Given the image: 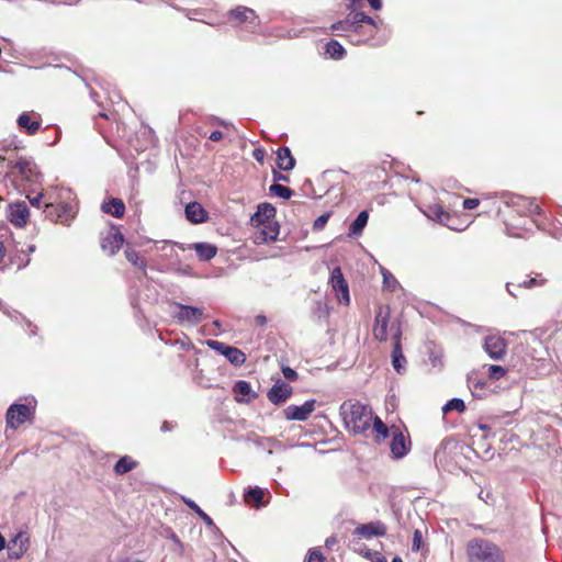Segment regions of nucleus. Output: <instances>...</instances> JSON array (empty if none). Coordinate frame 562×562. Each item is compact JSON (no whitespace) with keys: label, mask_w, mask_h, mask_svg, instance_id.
<instances>
[{"label":"nucleus","mask_w":562,"mask_h":562,"mask_svg":"<svg viewBox=\"0 0 562 562\" xmlns=\"http://www.w3.org/2000/svg\"><path fill=\"white\" fill-rule=\"evenodd\" d=\"M344 426L355 435H360L370 428L372 411L358 401H346L339 407Z\"/></svg>","instance_id":"f257e3e1"},{"label":"nucleus","mask_w":562,"mask_h":562,"mask_svg":"<svg viewBox=\"0 0 562 562\" xmlns=\"http://www.w3.org/2000/svg\"><path fill=\"white\" fill-rule=\"evenodd\" d=\"M36 400L34 396L24 398V403L15 402L9 406L5 413L7 427L18 429L21 425L34 417Z\"/></svg>","instance_id":"f03ea898"},{"label":"nucleus","mask_w":562,"mask_h":562,"mask_svg":"<svg viewBox=\"0 0 562 562\" xmlns=\"http://www.w3.org/2000/svg\"><path fill=\"white\" fill-rule=\"evenodd\" d=\"M471 562H504L501 549L486 540H475L469 546Z\"/></svg>","instance_id":"7ed1b4c3"},{"label":"nucleus","mask_w":562,"mask_h":562,"mask_svg":"<svg viewBox=\"0 0 562 562\" xmlns=\"http://www.w3.org/2000/svg\"><path fill=\"white\" fill-rule=\"evenodd\" d=\"M8 167L12 175L20 177L21 181H24L31 186L40 184L43 179V175L40 172L37 165L31 158L21 157L15 162L10 161Z\"/></svg>","instance_id":"20e7f679"},{"label":"nucleus","mask_w":562,"mask_h":562,"mask_svg":"<svg viewBox=\"0 0 562 562\" xmlns=\"http://www.w3.org/2000/svg\"><path fill=\"white\" fill-rule=\"evenodd\" d=\"M172 306L177 308L171 313L172 317L179 323H188L190 325H198L204 319V310L198 306L187 305L173 302Z\"/></svg>","instance_id":"39448f33"},{"label":"nucleus","mask_w":562,"mask_h":562,"mask_svg":"<svg viewBox=\"0 0 562 562\" xmlns=\"http://www.w3.org/2000/svg\"><path fill=\"white\" fill-rule=\"evenodd\" d=\"M206 346L224 356L235 367H239L246 361V355L236 347L213 339L206 340Z\"/></svg>","instance_id":"423d86ee"},{"label":"nucleus","mask_w":562,"mask_h":562,"mask_svg":"<svg viewBox=\"0 0 562 562\" xmlns=\"http://www.w3.org/2000/svg\"><path fill=\"white\" fill-rule=\"evenodd\" d=\"M390 329L392 331V339L394 340L392 350V366L398 374H402L406 371L407 363L406 358L404 357L402 351V330L400 328V325H396L395 323L391 324Z\"/></svg>","instance_id":"0eeeda50"},{"label":"nucleus","mask_w":562,"mask_h":562,"mask_svg":"<svg viewBox=\"0 0 562 562\" xmlns=\"http://www.w3.org/2000/svg\"><path fill=\"white\" fill-rule=\"evenodd\" d=\"M330 285L336 292L340 303L348 305L350 303L349 285L346 281L340 267H335L330 273Z\"/></svg>","instance_id":"6e6552de"},{"label":"nucleus","mask_w":562,"mask_h":562,"mask_svg":"<svg viewBox=\"0 0 562 562\" xmlns=\"http://www.w3.org/2000/svg\"><path fill=\"white\" fill-rule=\"evenodd\" d=\"M508 206L515 209L520 215L540 214L541 209L535 199L526 198L522 195H510L506 201Z\"/></svg>","instance_id":"1a4fd4ad"},{"label":"nucleus","mask_w":562,"mask_h":562,"mask_svg":"<svg viewBox=\"0 0 562 562\" xmlns=\"http://www.w3.org/2000/svg\"><path fill=\"white\" fill-rule=\"evenodd\" d=\"M315 400L305 401L302 405H289L283 409L285 419L305 422L315 409Z\"/></svg>","instance_id":"9d476101"},{"label":"nucleus","mask_w":562,"mask_h":562,"mask_svg":"<svg viewBox=\"0 0 562 562\" xmlns=\"http://www.w3.org/2000/svg\"><path fill=\"white\" fill-rule=\"evenodd\" d=\"M30 211L24 201L10 203L8 206V218L16 227H23L29 220Z\"/></svg>","instance_id":"9b49d317"},{"label":"nucleus","mask_w":562,"mask_h":562,"mask_svg":"<svg viewBox=\"0 0 562 562\" xmlns=\"http://www.w3.org/2000/svg\"><path fill=\"white\" fill-rule=\"evenodd\" d=\"M409 448L411 440L407 439L398 428H395L392 431V439L390 445L392 457L394 459H402L408 453Z\"/></svg>","instance_id":"f8f14e48"},{"label":"nucleus","mask_w":562,"mask_h":562,"mask_svg":"<svg viewBox=\"0 0 562 562\" xmlns=\"http://www.w3.org/2000/svg\"><path fill=\"white\" fill-rule=\"evenodd\" d=\"M292 393L293 387L290 384L278 380L267 392V397L272 404L281 405L286 402Z\"/></svg>","instance_id":"ddd939ff"},{"label":"nucleus","mask_w":562,"mask_h":562,"mask_svg":"<svg viewBox=\"0 0 562 562\" xmlns=\"http://www.w3.org/2000/svg\"><path fill=\"white\" fill-rule=\"evenodd\" d=\"M484 350L490 358L501 360L506 350V341L501 336H487L484 340Z\"/></svg>","instance_id":"4468645a"},{"label":"nucleus","mask_w":562,"mask_h":562,"mask_svg":"<svg viewBox=\"0 0 562 562\" xmlns=\"http://www.w3.org/2000/svg\"><path fill=\"white\" fill-rule=\"evenodd\" d=\"M276 214L277 210L272 204L268 202L260 203L258 204L256 212L250 217L251 225L261 226L262 224L272 222Z\"/></svg>","instance_id":"2eb2a0df"},{"label":"nucleus","mask_w":562,"mask_h":562,"mask_svg":"<svg viewBox=\"0 0 562 562\" xmlns=\"http://www.w3.org/2000/svg\"><path fill=\"white\" fill-rule=\"evenodd\" d=\"M353 533L366 539L383 537L386 535V526L380 520L361 524L356 527Z\"/></svg>","instance_id":"dca6fc26"},{"label":"nucleus","mask_w":562,"mask_h":562,"mask_svg":"<svg viewBox=\"0 0 562 562\" xmlns=\"http://www.w3.org/2000/svg\"><path fill=\"white\" fill-rule=\"evenodd\" d=\"M228 16L239 23H247L252 27L259 25V18L256 12L247 7L239 5L228 12Z\"/></svg>","instance_id":"f3484780"},{"label":"nucleus","mask_w":562,"mask_h":562,"mask_svg":"<svg viewBox=\"0 0 562 562\" xmlns=\"http://www.w3.org/2000/svg\"><path fill=\"white\" fill-rule=\"evenodd\" d=\"M389 319H390V312L389 310L383 313L382 308L379 310V312L375 315L374 318V328H373V336L379 341H386L389 334Z\"/></svg>","instance_id":"a211bd4d"},{"label":"nucleus","mask_w":562,"mask_h":562,"mask_svg":"<svg viewBox=\"0 0 562 562\" xmlns=\"http://www.w3.org/2000/svg\"><path fill=\"white\" fill-rule=\"evenodd\" d=\"M233 392L235 393V401L237 403H249L251 400L258 397V394L252 391L250 383L245 380L235 382Z\"/></svg>","instance_id":"6ab92c4d"},{"label":"nucleus","mask_w":562,"mask_h":562,"mask_svg":"<svg viewBox=\"0 0 562 562\" xmlns=\"http://www.w3.org/2000/svg\"><path fill=\"white\" fill-rule=\"evenodd\" d=\"M124 243L123 234L119 231H111L101 241V247L109 256L115 255Z\"/></svg>","instance_id":"aec40b11"},{"label":"nucleus","mask_w":562,"mask_h":562,"mask_svg":"<svg viewBox=\"0 0 562 562\" xmlns=\"http://www.w3.org/2000/svg\"><path fill=\"white\" fill-rule=\"evenodd\" d=\"M184 213L186 218L193 224L204 223L207 220V212L199 202L188 203Z\"/></svg>","instance_id":"412c9836"},{"label":"nucleus","mask_w":562,"mask_h":562,"mask_svg":"<svg viewBox=\"0 0 562 562\" xmlns=\"http://www.w3.org/2000/svg\"><path fill=\"white\" fill-rule=\"evenodd\" d=\"M263 228L260 231L259 236L256 237V243L276 241L280 234V225L278 222L272 221L262 224Z\"/></svg>","instance_id":"4be33fe9"},{"label":"nucleus","mask_w":562,"mask_h":562,"mask_svg":"<svg viewBox=\"0 0 562 562\" xmlns=\"http://www.w3.org/2000/svg\"><path fill=\"white\" fill-rule=\"evenodd\" d=\"M277 166L283 171H291L294 169L295 159L289 147L283 146L277 150Z\"/></svg>","instance_id":"5701e85b"},{"label":"nucleus","mask_w":562,"mask_h":562,"mask_svg":"<svg viewBox=\"0 0 562 562\" xmlns=\"http://www.w3.org/2000/svg\"><path fill=\"white\" fill-rule=\"evenodd\" d=\"M102 212L111 214L113 217L121 218L125 213V204L119 198H111L101 204Z\"/></svg>","instance_id":"b1692460"},{"label":"nucleus","mask_w":562,"mask_h":562,"mask_svg":"<svg viewBox=\"0 0 562 562\" xmlns=\"http://www.w3.org/2000/svg\"><path fill=\"white\" fill-rule=\"evenodd\" d=\"M18 126L27 135H35L41 128V120H32L31 113L23 112L16 120Z\"/></svg>","instance_id":"393cba45"},{"label":"nucleus","mask_w":562,"mask_h":562,"mask_svg":"<svg viewBox=\"0 0 562 562\" xmlns=\"http://www.w3.org/2000/svg\"><path fill=\"white\" fill-rule=\"evenodd\" d=\"M468 386L472 393V395L476 398H482L485 395V389L487 382L480 378L476 373H470L468 375Z\"/></svg>","instance_id":"a878e982"},{"label":"nucleus","mask_w":562,"mask_h":562,"mask_svg":"<svg viewBox=\"0 0 562 562\" xmlns=\"http://www.w3.org/2000/svg\"><path fill=\"white\" fill-rule=\"evenodd\" d=\"M191 247L195 250L199 259L202 261H210L217 254V247L210 243H194Z\"/></svg>","instance_id":"bb28decb"},{"label":"nucleus","mask_w":562,"mask_h":562,"mask_svg":"<svg viewBox=\"0 0 562 562\" xmlns=\"http://www.w3.org/2000/svg\"><path fill=\"white\" fill-rule=\"evenodd\" d=\"M369 221V211H361L357 217L349 225L348 235L350 237H358L362 234L364 227L367 226Z\"/></svg>","instance_id":"cd10ccee"},{"label":"nucleus","mask_w":562,"mask_h":562,"mask_svg":"<svg viewBox=\"0 0 562 562\" xmlns=\"http://www.w3.org/2000/svg\"><path fill=\"white\" fill-rule=\"evenodd\" d=\"M325 55L334 60H341L346 56V49L336 40H330L325 44Z\"/></svg>","instance_id":"c85d7f7f"},{"label":"nucleus","mask_w":562,"mask_h":562,"mask_svg":"<svg viewBox=\"0 0 562 562\" xmlns=\"http://www.w3.org/2000/svg\"><path fill=\"white\" fill-rule=\"evenodd\" d=\"M183 503L192 509L203 521L204 524L210 528H215V524L213 519L191 498L189 497H182Z\"/></svg>","instance_id":"c756f323"},{"label":"nucleus","mask_w":562,"mask_h":562,"mask_svg":"<svg viewBox=\"0 0 562 562\" xmlns=\"http://www.w3.org/2000/svg\"><path fill=\"white\" fill-rule=\"evenodd\" d=\"M522 350H524L522 346L516 347L515 353H514V357H513V360H512L513 361V366L517 367L518 372H520L522 374H526V375H529L531 373V367L533 366V358L532 357L524 358L521 363H518V362L515 361V358H518L520 351H522Z\"/></svg>","instance_id":"7c9ffc66"},{"label":"nucleus","mask_w":562,"mask_h":562,"mask_svg":"<svg viewBox=\"0 0 562 562\" xmlns=\"http://www.w3.org/2000/svg\"><path fill=\"white\" fill-rule=\"evenodd\" d=\"M265 495V490L259 486H249L244 494L246 502H254L256 507L263 506L262 497Z\"/></svg>","instance_id":"2f4dec72"},{"label":"nucleus","mask_w":562,"mask_h":562,"mask_svg":"<svg viewBox=\"0 0 562 562\" xmlns=\"http://www.w3.org/2000/svg\"><path fill=\"white\" fill-rule=\"evenodd\" d=\"M136 467H137L136 461H134L128 456H124L116 461V463L114 465V472L117 475H123V474L134 470Z\"/></svg>","instance_id":"473e14b6"},{"label":"nucleus","mask_w":562,"mask_h":562,"mask_svg":"<svg viewBox=\"0 0 562 562\" xmlns=\"http://www.w3.org/2000/svg\"><path fill=\"white\" fill-rule=\"evenodd\" d=\"M330 30L338 36H347L351 42V30H353V27L350 25V21H348L347 18L333 23Z\"/></svg>","instance_id":"72a5a7b5"},{"label":"nucleus","mask_w":562,"mask_h":562,"mask_svg":"<svg viewBox=\"0 0 562 562\" xmlns=\"http://www.w3.org/2000/svg\"><path fill=\"white\" fill-rule=\"evenodd\" d=\"M373 37V31H369L363 24L351 30V43L359 44Z\"/></svg>","instance_id":"f704fd0d"},{"label":"nucleus","mask_w":562,"mask_h":562,"mask_svg":"<svg viewBox=\"0 0 562 562\" xmlns=\"http://www.w3.org/2000/svg\"><path fill=\"white\" fill-rule=\"evenodd\" d=\"M0 310L7 314L9 317L11 318H14L15 321H18L19 318L25 321V324L26 326L30 328V333L29 335L30 336H35L36 333H37V327L35 325L32 324L31 321L26 319L20 312L18 311H12L10 312L8 306H5L4 304L0 303Z\"/></svg>","instance_id":"c9c22d12"},{"label":"nucleus","mask_w":562,"mask_h":562,"mask_svg":"<svg viewBox=\"0 0 562 562\" xmlns=\"http://www.w3.org/2000/svg\"><path fill=\"white\" fill-rule=\"evenodd\" d=\"M125 258L128 262H131L133 266L138 267L143 271L146 270V263L144 260L140 259L138 252L134 250L131 246H126L125 250Z\"/></svg>","instance_id":"e433bc0d"},{"label":"nucleus","mask_w":562,"mask_h":562,"mask_svg":"<svg viewBox=\"0 0 562 562\" xmlns=\"http://www.w3.org/2000/svg\"><path fill=\"white\" fill-rule=\"evenodd\" d=\"M269 192L272 195L279 196L284 200H288L293 195L292 189H290L289 187H285L283 184H280V183L271 184L269 188Z\"/></svg>","instance_id":"4c0bfd02"},{"label":"nucleus","mask_w":562,"mask_h":562,"mask_svg":"<svg viewBox=\"0 0 562 562\" xmlns=\"http://www.w3.org/2000/svg\"><path fill=\"white\" fill-rule=\"evenodd\" d=\"M547 280L541 277V274H536L535 277H530L521 282H518L516 284L517 288H524V289H532L536 286H542L544 285Z\"/></svg>","instance_id":"58836bf2"},{"label":"nucleus","mask_w":562,"mask_h":562,"mask_svg":"<svg viewBox=\"0 0 562 562\" xmlns=\"http://www.w3.org/2000/svg\"><path fill=\"white\" fill-rule=\"evenodd\" d=\"M381 273L383 277V286L394 292L400 286L396 278L385 268H381Z\"/></svg>","instance_id":"ea45409f"},{"label":"nucleus","mask_w":562,"mask_h":562,"mask_svg":"<svg viewBox=\"0 0 562 562\" xmlns=\"http://www.w3.org/2000/svg\"><path fill=\"white\" fill-rule=\"evenodd\" d=\"M457 411L459 413H462L465 411V404L462 398L453 397L449 400L442 407V412L447 414L448 412Z\"/></svg>","instance_id":"a19ab883"},{"label":"nucleus","mask_w":562,"mask_h":562,"mask_svg":"<svg viewBox=\"0 0 562 562\" xmlns=\"http://www.w3.org/2000/svg\"><path fill=\"white\" fill-rule=\"evenodd\" d=\"M426 215L430 218H435L438 222L442 223L445 220L449 218V214L443 210L441 205L435 204L429 206Z\"/></svg>","instance_id":"79ce46f5"},{"label":"nucleus","mask_w":562,"mask_h":562,"mask_svg":"<svg viewBox=\"0 0 562 562\" xmlns=\"http://www.w3.org/2000/svg\"><path fill=\"white\" fill-rule=\"evenodd\" d=\"M346 18L348 21H350V25L355 30L357 26H360V24H364L367 14L362 11H356V9H355L352 11H349V13L347 14Z\"/></svg>","instance_id":"37998d69"},{"label":"nucleus","mask_w":562,"mask_h":562,"mask_svg":"<svg viewBox=\"0 0 562 562\" xmlns=\"http://www.w3.org/2000/svg\"><path fill=\"white\" fill-rule=\"evenodd\" d=\"M372 420H373V430L376 432L378 438L379 437H381L382 439L387 438L390 435V430H389L387 426L382 422V419L380 417L375 416L374 418L372 417Z\"/></svg>","instance_id":"c03bdc74"},{"label":"nucleus","mask_w":562,"mask_h":562,"mask_svg":"<svg viewBox=\"0 0 562 562\" xmlns=\"http://www.w3.org/2000/svg\"><path fill=\"white\" fill-rule=\"evenodd\" d=\"M7 548H8V557L10 559L18 560V559L22 558V555L26 552L29 547H27V541H24L22 544H19V547L7 546Z\"/></svg>","instance_id":"a18cd8bd"},{"label":"nucleus","mask_w":562,"mask_h":562,"mask_svg":"<svg viewBox=\"0 0 562 562\" xmlns=\"http://www.w3.org/2000/svg\"><path fill=\"white\" fill-rule=\"evenodd\" d=\"M348 1H349V3L347 4V10L352 11L359 7V2L361 0H348ZM367 1L369 3L370 8L374 11H379L383 7L382 0H367Z\"/></svg>","instance_id":"49530a36"},{"label":"nucleus","mask_w":562,"mask_h":562,"mask_svg":"<svg viewBox=\"0 0 562 562\" xmlns=\"http://www.w3.org/2000/svg\"><path fill=\"white\" fill-rule=\"evenodd\" d=\"M487 372L490 380L497 381L506 374L507 370L502 366L491 364L487 368Z\"/></svg>","instance_id":"de8ad7c7"},{"label":"nucleus","mask_w":562,"mask_h":562,"mask_svg":"<svg viewBox=\"0 0 562 562\" xmlns=\"http://www.w3.org/2000/svg\"><path fill=\"white\" fill-rule=\"evenodd\" d=\"M27 254H25L24 250H21V251H18L14 256H11L10 260L12 263H16L18 265V269L21 270L23 268H25L31 259L29 257H26Z\"/></svg>","instance_id":"09e8293b"},{"label":"nucleus","mask_w":562,"mask_h":562,"mask_svg":"<svg viewBox=\"0 0 562 562\" xmlns=\"http://www.w3.org/2000/svg\"><path fill=\"white\" fill-rule=\"evenodd\" d=\"M330 212H326L322 215H319L313 223V231L315 232H319L322 231L325 225L327 224L329 217H330Z\"/></svg>","instance_id":"8fccbe9b"},{"label":"nucleus","mask_w":562,"mask_h":562,"mask_svg":"<svg viewBox=\"0 0 562 562\" xmlns=\"http://www.w3.org/2000/svg\"><path fill=\"white\" fill-rule=\"evenodd\" d=\"M424 544L422 531L416 529L413 533L412 551L418 552L422 550Z\"/></svg>","instance_id":"3c124183"},{"label":"nucleus","mask_w":562,"mask_h":562,"mask_svg":"<svg viewBox=\"0 0 562 562\" xmlns=\"http://www.w3.org/2000/svg\"><path fill=\"white\" fill-rule=\"evenodd\" d=\"M281 371H282L283 376H284L288 381H290V382H294V381H296V380H297V378H299L297 372H296L294 369H292V368H290V367H288V366H283V364H282V366H281Z\"/></svg>","instance_id":"603ef678"},{"label":"nucleus","mask_w":562,"mask_h":562,"mask_svg":"<svg viewBox=\"0 0 562 562\" xmlns=\"http://www.w3.org/2000/svg\"><path fill=\"white\" fill-rule=\"evenodd\" d=\"M382 23V20H376L370 15L367 14V19L364 20V24L369 26V31H373V35L375 34L376 30H379L380 24Z\"/></svg>","instance_id":"864d4df0"},{"label":"nucleus","mask_w":562,"mask_h":562,"mask_svg":"<svg viewBox=\"0 0 562 562\" xmlns=\"http://www.w3.org/2000/svg\"><path fill=\"white\" fill-rule=\"evenodd\" d=\"M24 541L29 542V538L24 532L20 531L8 542V546L19 547Z\"/></svg>","instance_id":"5fc2aeb1"},{"label":"nucleus","mask_w":562,"mask_h":562,"mask_svg":"<svg viewBox=\"0 0 562 562\" xmlns=\"http://www.w3.org/2000/svg\"><path fill=\"white\" fill-rule=\"evenodd\" d=\"M307 562H327V561H326V558L323 555V553L319 550L313 549L310 551Z\"/></svg>","instance_id":"6e6d98bb"},{"label":"nucleus","mask_w":562,"mask_h":562,"mask_svg":"<svg viewBox=\"0 0 562 562\" xmlns=\"http://www.w3.org/2000/svg\"><path fill=\"white\" fill-rule=\"evenodd\" d=\"M58 216L61 217L63 215L66 216H74L72 215V207L68 203H60L57 206Z\"/></svg>","instance_id":"4d7b16f0"},{"label":"nucleus","mask_w":562,"mask_h":562,"mask_svg":"<svg viewBox=\"0 0 562 562\" xmlns=\"http://www.w3.org/2000/svg\"><path fill=\"white\" fill-rule=\"evenodd\" d=\"M480 200L475 198H468L463 201V209L464 210H473L476 206H479Z\"/></svg>","instance_id":"13d9d810"},{"label":"nucleus","mask_w":562,"mask_h":562,"mask_svg":"<svg viewBox=\"0 0 562 562\" xmlns=\"http://www.w3.org/2000/svg\"><path fill=\"white\" fill-rule=\"evenodd\" d=\"M272 179H273L274 183H279L280 181H283V182H289L290 181L289 176L280 172L278 170H272Z\"/></svg>","instance_id":"bf43d9fd"},{"label":"nucleus","mask_w":562,"mask_h":562,"mask_svg":"<svg viewBox=\"0 0 562 562\" xmlns=\"http://www.w3.org/2000/svg\"><path fill=\"white\" fill-rule=\"evenodd\" d=\"M429 361L431 362V364L434 367L441 366V363H442L441 356L438 352L434 351V350H431L429 352Z\"/></svg>","instance_id":"052dcab7"},{"label":"nucleus","mask_w":562,"mask_h":562,"mask_svg":"<svg viewBox=\"0 0 562 562\" xmlns=\"http://www.w3.org/2000/svg\"><path fill=\"white\" fill-rule=\"evenodd\" d=\"M266 156V151L262 148H255L252 151V157L260 164L263 162Z\"/></svg>","instance_id":"680f3d73"},{"label":"nucleus","mask_w":562,"mask_h":562,"mask_svg":"<svg viewBox=\"0 0 562 562\" xmlns=\"http://www.w3.org/2000/svg\"><path fill=\"white\" fill-rule=\"evenodd\" d=\"M43 193H37L35 196L27 195V199L32 206L40 207Z\"/></svg>","instance_id":"e2e57ef3"},{"label":"nucleus","mask_w":562,"mask_h":562,"mask_svg":"<svg viewBox=\"0 0 562 562\" xmlns=\"http://www.w3.org/2000/svg\"><path fill=\"white\" fill-rule=\"evenodd\" d=\"M222 138H223V133L221 131H218V130L213 131L209 135V139L212 140V142H220Z\"/></svg>","instance_id":"0e129e2a"},{"label":"nucleus","mask_w":562,"mask_h":562,"mask_svg":"<svg viewBox=\"0 0 562 562\" xmlns=\"http://www.w3.org/2000/svg\"><path fill=\"white\" fill-rule=\"evenodd\" d=\"M255 322L259 326H265L267 324V317L262 314H259L255 317Z\"/></svg>","instance_id":"69168bd1"},{"label":"nucleus","mask_w":562,"mask_h":562,"mask_svg":"<svg viewBox=\"0 0 562 562\" xmlns=\"http://www.w3.org/2000/svg\"><path fill=\"white\" fill-rule=\"evenodd\" d=\"M446 446L447 443L446 442H441V445L436 449L435 451V459H439L440 458V454L443 452V450L446 449Z\"/></svg>","instance_id":"338daca9"},{"label":"nucleus","mask_w":562,"mask_h":562,"mask_svg":"<svg viewBox=\"0 0 562 562\" xmlns=\"http://www.w3.org/2000/svg\"><path fill=\"white\" fill-rule=\"evenodd\" d=\"M337 542V539L335 536H331V537H328L326 540H325V546L327 548H331L334 544H336Z\"/></svg>","instance_id":"774afa93"}]
</instances>
